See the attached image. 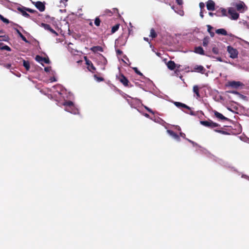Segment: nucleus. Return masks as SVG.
Here are the masks:
<instances>
[{
  "label": "nucleus",
  "instance_id": "nucleus-24",
  "mask_svg": "<svg viewBox=\"0 0 249 249\" xmlns=\"http://www.w3.org/2000/svg\"><path fill=\"white\" fill-rule=\"evenodd\" d=\"M112 10L113 11H111L110 10L106 9L104 11V13L105 14H107L109 16H111L113 14V13H115L116 12L118 13V9L117 8H113Z\"/></svg>",
  "mask_w": 249,
  "mask_h": 249
},
{
  "label": "nucleus",
  "instance_id": "nucleus-18",
  "mask_svg": "<svg viewBox=\"0 0 249 249\" xmlns=\"http://www.w3.org/2000/svg\"><path fill=\"white\" fill-rule=\"evenodd\" d=\"M167 66L169 70H174L176 68V65L174 61L170 60L167 62Z\"/></svg>",
  "mask_w": 249,
  "mask_h": 249
},
{
  "label": "nucleus",
  "instance_id": "nucleus-33",
  "mask_svg": "<svg viewBox=\"0 0 249 249\" xmlns=\"http://www.w3.org/2000/svg\"><path fill=\"white\" fill-rule=\"evenodd\" d=\"M214 131L216 132L219 133L220 134H223V135H229L230 133L228 132L224 131V130H217V129H214Z\"/></svg>",
  "mask_w": 249,
  "mask_h": 249
},
{
  "label": "nucleus",
  "instance_id": "nucleus-23",
  "mask_svg": "<svg viewBox=\"0 0 249 249\" xmlns=\"http://www.w3.org/2000/svg\"><path fill=\"white\" fill-rule=\"evenodd\" d=\"M90 50L93 52L96 53L97 52H103V49L102 47L99 46H94L90 48Z\"/></svg>",
  "mask_w": 249,
  "mask_h": 249
},
{
  "label": "nucleus",
  "instance_id": "nucleus-44",
  "mask_svg": "<svg viewBox=\"0 0 249 249\" xmlns=\"http://www.w3.org/2000/svg\"><path fill=\"white\" fill-rule=\"evenodd\" d=\"M116 51V53L118 55H121L123 53V52L121 50L118 49Z\"/></svg>",
  "mask_w": 249,
  "mask_h": 249
},
{
  "label": "nucleus",
  "instance_id": "nucleus-54",
  "mask_svg": "<svg viewBox=\"0 0 249 249\" xmlns=\"http://www.w3.org/2000/svg\"><path fill=\"white\" fill-rule=\"evenodd\" d=\"M89 25L90 26H93L92 22H90V23H89Z\"/></svg>",
  "mask_w": 249,
  "mask_h": 249
},
{
  "label": "nucleus",
  "instance_id": "nucleus-10",
  "mask_svg": "<svg viewBox=\"0 0 249 249\" xmlns=\"http://www.w3.org/2000/svg\"><path fill=\"white\" fill-rule=\"evenodd\" d=\"M214 15L217 17L227 16V11L224 8H220L214 13Z\"/></svg>",
  "mask_w": 249,
  "mask_h": 249
},
{
  "label": "nucleus",
  "instance_id": "nucleus-15",
  "mask_svg": "<svg viewBox=\"0 0 249 249\" xmlns=\"http://www.w3.org/2000/svg\"><path fill=\"white\" fill-rule=\"evenodd\" d=\"M194 71L200 72L201 73H204L205 71V69L202 66H201V65L197 66V65L194 67Z\"/></svg>",
  "mask_w": 249,
  "mask_h": 249
},
{
  "label": "nucleus",
  "instance_id": "nucleus-1",
  "mask_svg": "<svg viewBox=\"0 0 249 249\" xmlns=\"http://www.w3.org/2000/svg\"><path fill=\"white\" fill-rule=\"evenodd\" d=\"M63 105L66 107L65 109L66 111L74 114H76L78 112V109L75 108L72 101H66L63 103Z\"/></svg>",
  "mask_w": 249,
  "mask_h": 249
},
{
  "label": "nucleus",
  "instance_id": "nucleus-2",
  "mask_svg": "<svg viewBox=\"0 0 249 249\" xmlns=\"http://www.w3.org/2000/svg\"><path fill=\"white\" fill-rule=\"evenodd\" d=\"M200 124L203 126L210 128H213L218 126H220V125L218 124L214 123L210 120L208 121H200Z\"/></svg>",
  "mask_w": 249,
  "mask_h": 249
},
{
  "label": "nucleus",
  "instance_id": "nucleus-34",
  "mask_svg": "<svg viewBox=\"0 0 249 249\" xmlns=\"http://www.w3.org/2000/svg\"><path fill=\"white\" fill-rule=\"evenodd\" d=\"M25 10L31 13H37V11H36L35 10L29 8H25Z\"/></svg>",
  "mask_w": 249,
  "mask_h": 249
},
{
  "label": "nucleus",
  "instance_id": "nucleus-12",
  "mask_svg": "<svg viewBox=\"0 0 249 249\" xmlns=\"http://www.w3.org/2000/svg\"><path fill=\"white\" fill-rule=\"evenodd\" d=\"M207 9L209 11H213L215 7V3L212 0H209L206 3Z\"/></svg>",
  "mask_w": 249,
  "mask_h": 249
},
{
  "label": "nucleus",
  "instance_id": "nucleus-22",
  "mask_svg": "<svg viewBox=\"0 0 249 249\" xmlns=\"http://www.w3.org/2000/svg\"><path fill=\"white\" fill-rule=\"evenodd\" d=\"M215 33L218 35H221L223 36H227L228 35L226 30L223 28L216 30Z\"/></svg>",
  "mask_w": 249,
  "mask_h": 249
},
{
  "label": "nucleus",
  "instance_id": "nucleus-5",
  "mask_svg": "<svg viewBox=\"0 0 249 249\" xmlns=\"http://www.w3.org/2000/svg\"><path fill=\"white\" fill-rule=\"evenodd\" d=\"M84 59L86 61V64L88 66L87 68L89 71H91L92 73L95 72L96 71L95 67L93 66L92 62L89 60L87 56L84 57Z\"/></svg>",
  "mask_w": 249,
  "mask_h": 249
},
{
  "label": "nucleus",
  "instance_id": "nucleus-47",
  "mask_svg": "<svg viewBox=\"0 0 249 249\" xmlns=\"http://www.w3.org/2000/svg\"><path fill=\"white\" fill-rule=\"evenodd\" d=\"M200 16L201 17V18H203L204 17V15H203V10H201L200 11Z\"/></svg>",
  "mask_w": 249,
  "mask_h": 249
},
{
  "label": "nucleus",
  "instance_id": "nucleus-31",
  "mask_svg": "<svg viewBox=\"0 0 249 249\" xmlns=\"http://www.w3.org/2000/svg\"><path fill=\"white\" fill-rule=\"evenodd\" d=\"M0 65L1 66H3L4 67H5V68H6L7 69H11V68L12 67L11 64L10 63L5 64V63H0Z\"/></svg>",
  "mask_w": 249,
  "mask_h": 249
},
{
  "label": "nucleus",
  "instance_id": "nucleus-4",
  "mask_svg": "<svg viewBox=\"0 0 249 249\" xmlns=\"http://www.w3.org/2000/svg\"><path fill=\"white\" fill-rule=\"evenodd\" d=\"M116 78L119 80L124 87H128L129 82L127 78L124 76L122 73H119L116 75Z\"/></svg>",
  "mask_w": 249,
  "mask_h": 249
},
{
  "label": "nucleus",
  "instance_id": "nucleus-35",
  "mask_svg": "<svg viewBox=\"0 0 249 249\" xmlns=\"http://www.w3.org/2000/svg\"><path fill=\"white\" fill-rule=\"evenodd\" d=\"M1 50H6L8 51H11V48L8 46L7 45H2V47L1 48Z\"/></svg>",
  "mask_w": 249,
  "mask_h": 249
},
{
  "label": "nucleus",
  "instance_id": "nucleus-25",
  "mask_svg": "<svg viewBox=\"0 0 249 249\" xmlns=\"http://www.w3.org/2000/svg\"><path fill=\"white\" fill-rule=\"evenodd\" d=\"M15 30H16V32L18 35V36L21 38L22 40H23L26 43L29 42V41L27 40L26 38L21 34V33L19 31L18 29L17 28H15Z\"/></svg>",
  "mask_w": 249,
  "mask_h": 249
},
{
  "label": "nucleus",
  "instance_id": "nucleus-46",
  "mask_svg": "<svg viewBox=\"0 0 249 249\" xmlns=\"http://www.w3.org/2000/svg\"><path fill=\"white\" fill-rule=\"evenodd\" d=\"M186 140H187L189 142H190V143H191L192 144H193L194 145H196V144H197L195 142H193V141H191V140H189V139H186Z\"/></svg>",
  "mask_w": 249,
  "mask_h": 249
},
{
  "label": "nucleus",
  "instance_id": "nucleus-57",
  "mask_svg": "<svg viewBox=\"0 0 249 249\" xmlns=\"http://www.w3.org/2000/svg\"><path fill=\"white\" fill-rule=\"evenodd\" d=\"M60 3H61L62 2V0H60Z\"/></svg>",
  "mask_w": 249,
  "mask_h": 249
},
{
  "label": "nucleus",
  "instance_id": "nucleus-27",
  "mask_svg": "<svg viewBox=\"0 0 249 249\" xmlns=\"http://www.w3.org/2000/svg\"><path fill=\"white\" fill-rule=\"evenodd\" d=\"M149 36L150 37H151L152 38H155L157 36V34L153 28H152L150 30V33Z\"/></svg>",
  "mask_w": 249,
  "mask_h": 249
},
{
  "label": "nucleus",
  "instance_id": "nucleus-20",
  "mask_svg": "<svg viewBox=\"0 0 249 249\" xmlns=\"http://www.w3.org/2000/svg\"><path fill=\"white\" fill-rule=\"evenodd\" d=\"M193 92L196 94V96L197 98L200 97V95L199 94V88L197 85H195L193 87Z\"/></svg>",
  "mask_w": 249,
  "mask_h": 249
},
{
  "label": "nucleus",
  "instance_id": "nucleus-45",
  "mask_svg": "<svg viewBox=\"0 0 249 249\" xmlns=\"http://www.w3.org/2000/svg\"><path fill=\"white\" fill-rule=\"evenodd\" d=\"M214 58V57H213ZM215 58L218 61L222 62L223 60L221 57H215Z\"/></svg>",
  "mask_w": 249,
  "mask_h": 249
},
{
  "label": "nucleus",
  "instance_id": "nucleus-40",
  "mask_svg": "<svg viewBox=\"0 0 249 249\" xmlns=\"http://www.w3.org/2000/svg\"><path fill=\"white\" fill-rule=\"evenodd\" d=\"M207 31L210 33L211 32H212V30L213 29V27L211 26L210 25H207Z\"/></svg>",
  "mask_w": 249,
  "mask_h": 249
},
{
  "label": "nucleus",
  "instance_id": "nucleus-36",
  "mask_svg": "<svg viewBox=\"0 0 249 249\" xmlns=\"http://www.w3.org/2000/svg\"><path fill=\"white\" fill-rule=\"evenodd\" d=\"M212 52L213 53H214L215 54H218L219 53V50H218V48H217L216 47H214L212 49Z\"/></svg>",
  "mask_w": 249,
  "mask_h": 249
},
{
  "label": "nucleus",
  "instance_id": "nucleus-50",
  "mask_svg": "<svg viewBox=\"0 0 249 249\" xmlns=\"http://www.w3.org/2000/svg\"><path fill=\"white\" fill-rule=\"evenodd\" d=\"M209 15L211 17H213L214 15V13L212 12H209Z\"/></svg>",
  "mask_w": 249,
  "mask_h": 249
},
{
  "label": "nucleus",
  "instance_id": "nucleus-32",
  "mask_svg": "<svg viewBox=\"0 0 249 249\" xmlns=\"http://www.w3.org/2000/svg\"><path fill=\"white\" fill-rule=\"evenodd\" d=\"M209 43V38L207 37H206L204 38L203 39V46L205 47L208 45Z\"/></svg>",
  "mask_w": 249,
  "mask_h": 249
},
{
  "label": "nucleus",
  "instance_id": "nucleus-13",
  "mask_svg": "<svg viewBox=\"0 0 249 249\" xmlns=\"http://www.w3.org/2000/svg\"><path fill=\"white\" fill-rule=\"evenodd\" d=\"M174 104L178 107V108H180V107H183V108H186L188 110H191V108L190 107H189V106H187L186 105L183 104V103H180V102H174Z\"/></svg>",
  "mask_w": 249,
  "mask_h": 249
},
{
  "label": "nucleus",
  "instance_id": "nucleus-16",
  "mask_svg": "<svg viewBox=\"0 0 249 249\" xmlns=\"http://www.w3.org/2000/svg\"><path fill=\"white\" fill-rule=\"evenodd\" d=\"M214 114L215 116L219 119H220L221 120H226V121H227L229 120L228 118H226V117L223 116L221 113H220L216 111H214Z\"/></svg>",
  "mask_w": 249,
  "mask_h": 249
},
{
  "label": "nucleus",
  "instance_id": "nucleus-3",
  "mask_svg": "<svg viewBox=\"0 0 249 249\" xmlns=\"http://www.w3.org/2000/svg\"><path fill=\"white\" fill-rule=\"evenodd\" d=\"M227 51L230 54V57L232 59L237 58L238 52L237 49L233 48L231 46L227 47Z\"/></svg>",
  "mask_w": 249,
  "mask_h": 249
},
{
  "label": "nucleus",
  "instance_id": "nucleus-21",
  "mask_svg": "<svg viewBox=\"0 0 249 249\" xmlns=\"http://www.w3.org/2000/svg\"><path fill=\"white\" fill-rule=\"evenodd\" d=\"M194 52L196 53L200 54L201 55L205 54L203 48L200 46L195 47Z\"/></svg>",
  "mask_w": 249,
  "mask_h": 249
},
{
  "label": "nucleus",
  "instance_id": "nucleus-52",
  "mask_svg": "<svg viewBox=\"0 0 249 249\" xmlns=\"http://www.w3.org/2000/svg\"><path fill=\"white\" fill-rule=\"evenodd\" d=\"M190 114H191V115H195V113H194V112H193V111H191L190 112Z\"/></svg>",
  "mask_w": 249,
  "mask_h": 249
},
{
  "label": "nucleus",
  "instance_id": "nucleus-38",
  "mask_svg": "<svg viewBox=\"0 0 249 249\" xmlns=\"http://www.w3.org/2000/svg\"><path fill=\"white\" fill-rule=\"evenodd\" d=\"M144 107L149 113H151L152 114H154V112L151 109H150V108H149L148 107H147L145 106H144Z\"/></svg>",
  "mask_w": 249,
  "mask_h": 249
},
{
  "label": "nucleus",
  "instance_id": "nucleus-19",
  "mask_svg": "<svg viewBox=\"0 0 249 249\" xmlns=\"http://www.w3.org/2000/svg\"><path fill=\"white\" fill-rule=\"evenodd\" d=\"M245 6V4L243 2L236 4V9L237 11L239 12H242L243 11H244V7Z\"/></svg>",
  "mask_w": 249,
  "mask_h": 249
},
{
  "label": "nucleus",
  "instance_id": "nucleus-7",
  "mask_svg": "<svg viewBox=\"0 0 249 249\" xmlns=\"http://www.w3.org/2000/svg\"><path fill=\"white\" fill-rule=\"evenodd\" d=\"M243 85V84L239 82V81H229L228 83L227 86H230L233 88H237L239 87L240 86H241Z\"/></svg>",
  "mask_w": 249,
  "mask_h": 249
},
{
  "label": "nucleus",
  "instance_id": "nucleus-48",
  "mask_svg": "<svg viewBox=\"0 0 249 249\" xmlns=\"http://www.w3.org/2000/svg\"><path fill=\"white\" fill-rule=\"evenodd\" d=\"M180 136L181 137H183V138H185V134L184 133H182V132H180Z\"/></svg>",
  "mask_w": 249,
  "mask_h": 249
},
{
  "label": "nucleus",
  "instance_id": "nucleus-11",
  "mask_svg": "<svg viewBox=\"0 0 249 249\" xmlns=\"http://www.w3.org/2000/svg\"><path fill=\"white\" fill-rule=\"evenodd\" d=\"M35 60L36 61L40 63L43 61L46 64H49L50 62V60L48 58L42 57L38 55H36L35 57Z\"/></svg>",
  "mask_w": 249,
  "mask_h": 249
},
{
  "label": "nucleus",
  "instance_id": "nucleus-43",
  "mask_svg": "<svg viewBox=\"0 0 249 249\" xmlns=\"http://www.w3.org/2000/svg\"><path fill=\"white\" fill-rule=\"evenodd\" d=\"M176 2L178 3V4L181 5L183 4V0H176Z\"/></svg>",
  "mask_w": 249,
  "mask_h": 249
},
{
  "label": "nucleus",
  "instance_id": "nucleus-39",
  "mask_svg": "<svg viewBox=\"0 0 249 249\" xmlns=\"http://www.w3.org/2000/svg\"><path fill=\"white\" fill-rule=\"evenodd\" d=\"M199 7L200 8L201 10H204V8L205 7V4L203 2H200L199 4Z\"/></svg>",
  "mask_w": 249,
  "mask_h": 249
},
{
  "label": "nucleus",
  "instance_id": "nucleus-8",
  "mask_svg": "<svg viewBox=\"0 0 249 249\" xmlns=\"http://www.w3.org/2000/svg\"><path fill=\"white\" fill-rule=\"evenodd\" d=\"M41 26L45 30L49 31L51 33L55 35V36H57L58 35V33L52 29L49 24L42 23L41 24Z\"/></svg>",
  "mask_w": 249,
  "mask_h": 249
},
{
  "label": "nucleus",
  "instance_id": "nucleus-9",
  "mask_svg": "<svg viewBox=\"0 0 249 249\" xmlns=\"http://www.w3.org/2000/svg\"><path fill=\"white\" fill-rule=\"evenodd\" d=\"M34 4L36 8L38 9L40 12H43L45 9V6L44 3L41 1H37L34 2Z\"/></svg>",
  "mask_w": 249,
  "mask_h": 249
},
{
  "label": "nucleus",
  "instance_id": "nucleus-37",
  "mask_svg": "<svg viewBox=\"0 0 249 249\" xmlns=\"http://www.w3.org/2000/svg\"><path fill=\"white\" fill-rule=\"evenodd\" d=\"M133 69L134 70V71L138 75H140V76H143V74L140 71L138 68H136V67H135V68H133Z\"/></svg>",
  "mask_w": 249,
  "mask_h": 249
},
{
  "label": "nucleus",
  "instance_id": "nucleus-26",
  "mask_svg": "<svg viewBox=\"0 0 249 249\" xmlns=\"http://www.w3.org/2000/svg\"><path fill=\"white\" fill-rule=\"evenodd\" d=\"M23 66L25 68L27 71H29L30 70V65L29 61L23 60Z\"/></svg>",
  "mask_w": 249,
  "mask_h": 249
},
{
  "label": "nucleus",
  "instance_id": "nucleus-28",
  "mask_svg": "<svg viewBox=\"0 0 249 249\" xmlns=\"http://www.w3.org/2000/svg\"><path fill=\"white\" fill-rule=\"evenodd\" d=\"M119 27H120L119 24H117L115 25L114 26H113L111 29V33L113 34V33H114L115 32H116L119 29Z\"/></svg>",
  "mask_w": 249,
  "mask_h": 249
},
{
  "label": "nucleus",
  "instance_id": "nucleus-6",
  "mask_svg": "<svg viewBox=\"0 0 249 249\" xmlns=\"http://www.w3.org/2000/svg\"><path fill=\"white\" fill-rule=\"evenodd\" d=\"M228 13L231 16V18L233 20L237 19L239 17V14L233 8H230L229 9Z\"/></svg>",
  "mask_w": 249,
  "mask_h": 249
},
{
  "label": "nucleus",
  "instance_id": "nucleus-56",
  "mask_svg": "<svg viewBox=\"0 0 249 249\" xmlns=\"http://www.w3.org/2000/svg\"><path fill=\"white\" fill-rule=\"evenodd\" d=\"M231 93H237L238 92H234V91H232V92H231Z\"/></svg>",
  "mask_w": 249,
  "mask_h": 249
},
{
  "label": "nucleus",
  "instance_id": "nucleus-42",
  "mask_svg": "<svg viewBox=\"0 0 249 249\" xmlns=\"http://www.w3.org/2000/svg\"><path fill=\"white\" fill-rule=\"evenodd\" d=\"M51 69V67H45L44 68V71L46 72H50Z\"/></svg>",
  "mask_w": 249,
  "mask_h": 249
},
{
  "label": "nucleus",
  "instance_id": "nucleus-55",
  "mask_svg": "<svg viewBox=\"0 0 249 249\" xmlns=\"http://www.w3.org/2000/svg\"><path fill=\"white\" fill-rule=\"evenodd\" d=\"M144 39L145 40L148 41V38H147L144 37Z\"/></svg>",
  "mask_w": 249,
  "mask_h": 249
},
{
  "label": "nucleus",
  "instance_id": "nucleus-49",
  "mask_svg": "<svg viewBox=\"0 0 249 249\" xmlns=\"http://www.w3.org/2000/svg\"><path fill=\"white\" fill-rule=\"evenodd\" d=\"M209 34L211 37H213L214 36V32H213L212 31Z\"/></svg>",
  "mask_w": 249,
  "mask_h": 249
},
{
  "label": "nucleus",
  "instance_id": "nucleus-51",
  "mask_svg": "<svg viewBox=\"0 0 249 249\" xmlns=\"http://www.w3.org/2000/svg\"><path fill=\"white\" fill-rule=\"evenodd\" d=\"M3 45V43H0V50H1V48L2 47V46Z\"/></svg>",
  "mask_w": 249,
  "mask_h": 249
},
{
  "label": "nucleus",
  "instance_id": "nucleus-53",
  "mask_svg": "<svg viewBox=\"0 0 249 249\" xmlns=\"http://www.w3.org/2000/svg\"><path fill=\"white\" fill-rule=\"evenodd\" d=\"M144 116H145V117H147V118H148V117H149V115H148V114H147V113H145V115H144Z\"/></svg>",
  "mask_w": 249,
  "mask_h": 249
},
{
  "label": "nucleus",
  "instance_id": "nucleus-30",
  "mask_svg": "<svg viewBox=\"0 0 249 249\" xmlns=\"http://www.w3.org/2000/svg\"><path fill=\"white\" fill-rule=\"evenodd\" d=\"M0 19L3 22L5 23L6 24H8L10 22L9 20L8 19L5 18L3 16H2L0 14Z\"/></svg>",
  "mask_w": 249,
  "mask_h": 249
},
{
  "label": "nucleus",
  "instance_id": "nucleus-41",
  "mask_svg": "<svg viewBox=\"0 0 249 249\" xmlns=\"http://www.w3.org/2000/svg\"><path fill=\"white\" fill-rule=\"evenodd\" d=\"M94 77L96 78L99 81H103L104 80V78L103 77H98L96 75H94Z\"/></svg>",
  "mask_w": 249,
  "mask_h": 249
},
{
  "label": "nucleus",
  "instance_id": "nucleus-17",
  "mask_svg": "<svg viewBox=\"0 0 249 249\" xmlns=\"http://www.w3.org/2000/svg\"><path fill=\"white\" fill-rule=\"evenodd\" d=\"M25 7H18V10L21 13L22 15L27 18H29L30 17V16L29 14H28L25 10Z\"/></svg>",
  "mask_w": 249,
  "mask_h": 249
},
{
  "label": "nucleus",
  "instance_id": "nucleus-29",
  "mask_svg": "<svg viewBox=\"0 0 249 249\" xmlns=\"http://www.w3.org/2000/svg\"><path fill=\"white\" fill-rule=\"evenodd\" d=\"M101 22V21L99 17H96L95 18V20H94V24L96 26H97V27L100 26Z\"/></svg>",
  "mask_w": 249,
  "mask_h": 249
},
{
  "label": "nucleus",
  "instance_id": "nucleus-14",
  "mask_svg": "<svg viewBox=\"0 0 249 249\" xmlns=\"http://www.w3.org/2000/svg\"><path fill=\"white\" fill-rule=\"evenodd\" d=\"M167 133L172 137H173L175 139L177 140L178 141H180V139L179 136L175 132L171 130H167Z\"/></svg>",
  "mask_w": 249,
  "mask_h": 249
}]
</instances>
